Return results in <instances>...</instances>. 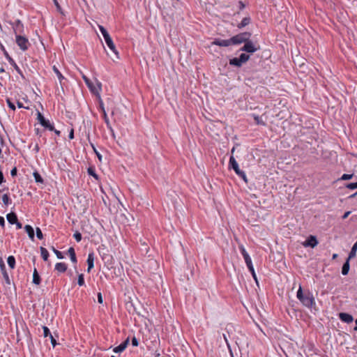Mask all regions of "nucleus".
<instances>
[{
  "instance_id": "37998d69",
  "label": "nucleus",
  "mask_w": 357,
  "mask_h": 357,
  "mask_svg": "<svg viewBox=\"0 0 357 357\" xmlns=\"http://www.w3.org/2000/svg\"><path fill=\"white\" fill-rule=\"evenodd\" d=\"M172 193H175L174 191H168L167 192V196L168 197H172V204H174V206H175V204L176 203V198L173 196Z\"/></svg>"
},
{
  "instance_id": "c85d7f7f",
  "label": "nucleus",
  "mask_w": 357,
  "mask_h": 357,
  "mask_svg": "<svg viewBox=\"0 0 357 357\" xmlns=\"http://www.w3.org/2000/svg\"><path fill=\"white\" fill-rule=\"evenodd\" d=\"M7 263L10 268H14L15 266V258L10 255L7 259Z\"/></svg>"
},
{
  "instance_id": "b1692460",
  "label": "nucleus",
  "mask_w": 357,
  "mask_h": 357,
  "mask_svg": "<svg viewBox=\"0 0 357 357\" xmlns=\"http://www.w3.org/2000/svg\"><path fill=\"white\" fill-rule=\"evenodd\" d=\"M229 64L231 66H236V67H241L242 66L243 63H241V61L239 60V59L238 57H234V58H232L229 60Z\"/></svg>"
},
{
  "instance_id": "6e6552de",
  "label": "nucleus",
  "mask_w": 357,
  "mask_h": 357,
  "mask_svg": "<svg viewBox=\"0 0 357 357\" xmlns=\"http://www.w3.org/2000/svg\"><path fill=\"white\" fill-rule=\"evenodd\" d=\"M99 106H100V110L102 114V117H103L105 123H106L107 128L110 130L112 135L114 136V130L110 124L109 118H108L106 111L105 109L104 103L100 98H99Z\"/></svg>"
},
{
  "instance_id": "13d9d810",
  "label": "nucleus",
  "mask_w": 357,
  "mask_h": 357,
  "mask_svg": "<svg viewBox=\"0 0 357 357\" xmlns=\"http://www.w3.org/2000/svg\"><path fill=\"white\" fill-rule=\"evenodd\" d=\"M68 137H69L70 139H74V130L73 129L70 130V132L69 133Z\"/></svg>"
},
{
  "instance_id": "ddd939ff",
  "label": "nucleus",
  "mask_w": 357,
  "mask_h": 357,
  "mask_svg": "<svg viewBox=\"0 0 357 357\" xmlns=\"http://www.w3.org/2000/svg\"><path fill=\"white\" fill-rule=\"evenodd\" d=\"M229 164V167L234 170L236 174L241 171L238 167V162L233 155L230 157Z\"/></svg>"
},
{
  "instance_id": "9d476101",
  "label": "nucleus",
  "mask_w": 357,
  "mask_h": 357,
  "mask_svg": "<svg viewBox=\"0 0 357 357\" xmlns=\"http://www.w3.org/2000/svg\"><path fill=\"white\" fill-rule=\"evenodd\" d=\"M211 45H218L220 47H229L232 45V43L231 42V38L227 40L215 38L212 43Z\"/></svg>"
},
{
  "instance_id": "c756f323",
  "label": "nucleus",
  "mask_w": 357,
  "mask_h": 357,
  "mask_svg": "<svg viewBox=\"0 0 357 357\" xmlns=\"http://www.w3.org/2000/svg\"><path fill=\"white\" fill-rule=\"evenodd\" d=\"M33 176L35 181L36 183H44L43 178H42V176H40V174L38 172H36V171L34 172L33 173Z\"/></svg>"
},
{
  "instance_id": "2f4dec72",
  "label": "nucleus",
  "mask_w": 357,
  "mask_h": 357,
  "mask_svg": "<svg viewBox=\"0 0 357 357\" xmlns=\"http://www.w3.org/2000/svg\"><path fill=\"white\" fill-rule=\"evenodd\" d=\"M238 58L241 61V63L243 64V63H246L250 59V55H248L245 53H242Z\"/></svg>"
},
{
  "instance_id": "6e6d98bb",
  "label": "nucleus",
  "mask_w": 357,
  "mask_h": 357,
  "mask_svg": "<svg viewBox=\"0 0 357 357\" xmlns=\"http://www.w3.org/2000/svg\"><path fill=\"white\" fill-rule=\"evenodd\" d=\"M17 107H18L19 108H24V109H29V107H24V106L23 105V104H22L21 102H20V101H17Z\"/></svg>"
},
{
  "instance_id": "603ef678",
  "label": "nucleus",
  "mask_w": 357,
  "mask_h": 357,
  "mask_svg": "<svg viewBox=\"0 0 357 357\" xmlns=\"http://www.w3.org/2000/svg\"><path fill=\"white\" fill-rule=\"evenodd\" d=\"M17 167H13L11 171H10V175L14 177L17 175Z\"/></svg>"
},
{
  "instance_id": "412c9836",
  "label": "nucleus",
  "mask_w": 357,
  "mask_h": 357,
  "mask_svg": "<svg viewBox=\"0 0 357 357\" xmlns=\"http://www.w3.org/2000/svg\"><path fill=\"white\" fill-rule=\"evenodd\" d=\"M68 255L70 256V260L73 263L76 264L77 263V257L75 249L73 247H70L68 250Z\"/></svg>"
},
{
  "instance_id": "f03ea898",
  "label": "nucleus",
  "mask_w": 357,
  "mask_h": 357,
  "mask_svg": "<svg viewBox=\"0 0 357 357\" xmlns=\"http://www.w3.org/2000/svg\"><path fill=\"white\" fill-rule=\"evenodd\" d=\"M98 28L105 39V41L107 45L116 54V58L119 59V53L116 49L115 45H114L112 38L110 37L108 31L104 26H102L101 25H98Z\"/></svg>"
},
{
  "instance_id": "58836bf2",
  "label": "nucleus",
  "mask_w": 357,
  "mask_h": 357,
  "mask_svg": "<svg viewBox=\"0 0 357 357\" xmlns=\"http://www.w3.org/2000/svg\"><path fill=\"white\" fill-rule=\"evenodd\" d=\"M88 174L92 176H93L95 178L98 179V175L95 172V169L93 167H89L88 169Z\"/></svg>"
},
{
  "instance_id": "8fccbe9b",
  "label": "nucleus",
  "mask_w": 357,
  "mask_h": 357,
  "mask_svg": "<svg viewBox=\"0 0 357 357\" xmlns=\"http://www.w3.org/2000/svg\"><path fill=\"white\" fill-rule=\"evenodd\" d=\"M131 342L133 347H137L139 344L138 340L135 336L132 338Z\"/></svg>"
},
{
  "instance_id": "e433bc0d",
  "label": "nucleus",
  "mask_w": 357,
  "mask_h": 357,
  "mask_svg": "<svg viewBox=\"0 0 357 357\" xmlns=\"http://www.w3.org/2000/svg\"><path fill=\"white\" fill-rule=\"evenodd\" d=\"M43 335L45 337H50V335H52V333H50V331L48 328V327L43 326Z\"/></svg>"
},
{
  "instance_id": "338daca9",
  "label": "nucleus",
  "mask_w": 357,
  "mask_h": 357,
  "mask_svg": "<svg viewBox=\"0 0 357 357\" xmlns=\"http://www.w3.org/2000/svg\"><path fill=\"white\" fill-rule=\"evenodd\" d=\"M355 323H356V326H355L354 330L357 331V319H356Z\"/></svg>"
},
{
  "instance_id": "7c9ffc66",
  "label": "nucleus",
  "mask_w": 357,
  "mask_h": 357,
  "mask_svg": "<svg viewBox=\"0 0 357 357\" xmlns=\"http://www.w3.org/2000/svg\"><path fill=\"white\" fill-rule=\"evenodd\" d=\"M357 250V241L354 244V245L351 248V250L349 252L348 259H350L351 258H353L356 256Z\"/></svg>"
},
{
  "instance_id": "f3484780",
  "label": "nucleus",
  "mask_w": 357,
  "mask_h": 357,
  "mask_svg": "<svg viewBox=\"0 0 357 357\" xmlns=\"http://www.w3.org/2000/svg\"><path fill=\"white\" fill-rule=\"evenodd\" d=\"M33 283L36 284V285H38L40 284L41 282V278H40V276L37 271V269L35 268L33 269Z\"/></svg>"
},
{
  "instance_id": "0e129e2a",
  "label": "nucleus",
  "mask_w": 357,
  "mask_h": 357,
  "mask_svg": "<svg viewBox=\"0 0 357 357\" xmlns=\"http://www.w3.org/2000/svg\"><path fill=\"white\" fill-rule=\"evenodd\" d=\"M52 131H54V133H55L56 135H58V136H59V135H61V132H60L59 130H56L54 128V130H53Z\"/></svg>"
},
{
  "instance_id": "a878e982",
  "label": "nucleus",
  "mask_w": 357,
  "mask_h": 357,
  "mask_svg": "<svg viewBox=\"0 0 357 357\" xmlns=\"http://www.w3.org/2000/svg\"><path fill=\"white\" fill-rule=\"evenodd\" d=\"M246 266H247L248 270L250 271V273L252 274V276L253 279L255 280V281L256 282L257 284H258V280H257V275L255 273V271L252 263H251L250 264H248Z\"/></svg>"
},
{
  "instance_id": "de8ad7c7",
  "label": "nucleus",
  "mask_w": 357,
  "mask_h": 357,
  "mask_svg": "<svg viewBox=\"0 0 357 357\" xmlns=\"http://www.w3.org/2000/svg\"><path fill=\"white\" fill-rule=\"evenodd\" d=\"M353 176H354V174H344L341 176L340 179H341V180H344V181H346V180H349V179H351V178L353 177Z\"/></svg>"
},
{
  "instance_id": "052dcab7",
  "label": "nucleus",
  "mask_w": 357,
  "mask_h": 357,
  "mask_svg": "<svg viewBox=\"0 0 357 357\" xmlns=\"http://www.w3.org/2000/svg\"><path fill=\"white\" fill-rule=\"evenodd\" d=\"M91 146H92V147H93V149L94 151L96 152V155H97V156H98V159H99V160H101L102 155H100V153H99L96 150V148L94 147V146H93V144H92Z\"/></svg>"
},
{
  "instance_id": "f704fd0d",
  "label": "nucleus",
  "mask_w": 357,
  "mask_h": 357,
  "mask_svg": "<svg viewBox=\"0 0 357 357\" xmlns=\"http://www.w3.org/2000/svg\"><path fill=\"white\" fill-rule=\"evenodd\" d=\"M53 2L56 8L57 11L61 13L62 15H65L64 12L63 11L59 3L57 0H53Z\"/></svg>"
},
{
  "instance_id": "39448f33",
  "label": "nucleus",
  "mask_w": 357,
  "mask_h": 357,
  "mask_svg": "<svg viewBox=\"0 0 357 357\" xmlns=\"http://www.w3.org/2000/svg\"><path fill=\"white\" fill-rule=\"evenodd\" d=\"M259 45L250 40V39L244 43V45L240 49V51L252 54L259 50Z\"/></svg>"
},
{
  "instance_id": "49530a36",
  "label": "nucleus",
  "mask_w": 357,
  "mask_h": 357,
  "mask_svg": "<svg viewBox=\"0 0 357 357\" xmlns=\"http://www.w3.org/2000/svg\"><path fill=\"white\" fill-rule=\"evenodd\" d=\"M45 119V118L44 117V116L40 112H37V120L38 121V122L40 123V124H41V123Z\"/></svg>"
},
{
  "instance_id": "9b49d317",
  "label": "nucleus",
  "mask_w": 357,
  "mask_h": 357,
  "mask_svg": "<svg viewBox=\"0 0 357 357\" xmlns=\"http://www.w3.org/2000/svg\"><path fill=\"white\" fill-rule=\"evenodd\" d=\"M318 241L317 240L316 236H310L303 243L304 247H310V248H314L317 245Z\"/></svg>"
},
{
  "instance_id": "bb28decb",
  "label": "nucleus",
  "mask_w": 357,
  "mask_h": 357,
  "mask_svg": "<svg viewBox=\"0 0 357 357\" xmlns=\"http://www.w3.org/2000/svg\"><path fill=\"white\" fill-rule=\"evenodd\" d=\"M40 254H41V257H42L44 261H47L48 257H49V252H48L47 250L43 247H40Z\"/></svg>"
},
{
  "instance_id": "4c0bfd02",
  "label": "nucleus",
  "mask_w": 357,
  "mask_h": 357,
  "mask_svg": "<svg viewBox=\"0 0 357 357\" xmlns=\"http://www.w3.org/2000/svg\"><path fill=\"white\" fill-rule=\"evenodd\" d=\"M6 102L8 104V107L10 109H12L13 111L15 110V109H16L15 105H14V103L11 101V100L10 98L6 99Z\"/></svg>"
},
{
  "instance_id": "bf43d9fd",
  "label": "nucleus",
  "mask_w": 357,
  "mask_h": 357,
  "mask_svg": "<svg viewBox=\"0 0 357 357\" xmlns=\"http://www.w3.org/2000/svg\"><path fill=\"white\" fill-rule=\"evenodd\" d=\"M15 224L16 225V227L17 229L22 228V224L18 220Z\"/></svg>"
},
{
  "instance_id": "2eb2a0df",
  "label": "nucleus",
  "mask_w": 357,
  "mask_h": 357,
  "mask_svg": "<svg viewBox=\"0 0 357 357\" xmlns=\"http://www.w3.org/2000/svg\"><path fill=\"white\" fill-rule=\"evenodd\" d=\"M129 343V338L128 337L124 342L121 343L119 346L114 348L113 351L115 353L122 352L126 349Z\"/></svg>"
},
{
  "instance_id": "79ce46f5",
  "label": "nucleus",
  "mask_w": 357,
  "mask_h": 357,
  "mask_svg": "<svg viewBox=\"0 0 357 357\" xmlns=\"http://www.w3.org/2000/svg\"><path fill=\"white\" fill-rule=\"evenodd\" d=\"M237 175L241 177L245 183L248 182L246 174L243 171L241 170L239 172V173L237 174Z\"/></svg>"
},
{
  "instance_id": "a19ab883",
  "label": "nucleus",
  "mask_w": 357,
  "mask_h": 357,
  "mask_svg": "<svg viewBox=\"0 0 357 357\" xmlns=\"http://www.w3.org/2000/svg\"><path fill=\"white\" fill-rule=\"evenodd\" d=\"M36 236L38 239H43V234L41 231V229L39 227H36Z\"/></svg>"
},
{
  "instance_id": "e2e57ef3",
  "label": "nucleus",
  "mask_w": 357,
  "mask_h": 357,
  "mask_svg": "<svg viewBox=\"0 0 357 357\" xmlns=\"http://www.w3.org/2000/svg\"><path fill=\"white\" fill-rule=\"evenodd\" d=\"M255 120L256 121L257 124H264L261 121L259 116H255Z\"/></svg>"
},
{
  "instance_id": "ea45409f",
  "label": "nucleus",
  "mask_w": 357,
  "mask_h": 357,
  "mask_svg": "<svg viewBox=\"0 0 357 357\" xmlns=\"http://www.w3.org/2000/svg\"><path fill=\"white\" fill-rule=\"evenodd\" d=\"M2 275H3V277L5 280V282L7 284H10V280L9 278V276H8V274L7 273V271H6L5 272H2Z\"/></svg>"
},
{
  "instance_id": "6ab92c4d",
  "label": "nucleus",
  "mask_w": 357,
  "mask_h": 357,
  "mask_svg": "<svg viewBox=\"0 0 357 357\" xmlns=\"http://www.w3.org/2000/svg\"><path fill=\"white\" fill-rule=\"evenodd\" d=\"M24 230L27 233L29 238L33 241L35 236L33 228L31 225H26L24 226Z\"/></svg>"
},
{
  "instance_id": "c9c22d12",
  "label": "nucleus",
  "mask_w": 357,
  "mask_h": 357,
  "mask_svg": "<svg viewBox=\"0 0 357 357\" xmlns=\"http://www.w3.org/2000/svg\"><path fill=\"white\" fill-rule=\"evenodd\" d=\"M84 275L82 273L79 274L78 275V279H77V284H79V286H83L84 285Z\"/></svg>"
},
{
  "instance_id": "20e7f679",
  "label": "nucleus",
  "mask_w": 357,
  "mask_h": 357,
  "mask_svg": "<svg viewBox=\"0 0 357 357\" xmlns=\"http://www.w3.org/2000/svg\"><path fill=\"white\" fill-rule=\"evenodd\" d=\"M0 48L1 50V51L3 52L5 57L6 58V59L8 60V61L9 62V63L15 68V70L17 71V73L22 77V78L23 79H25V77L22 73V71L21 70V69L19 68V66L17 65V63H15V61L13 59L12 57H10V56L9 55V54L8 53V52L6 51V48L4 47V46L3 45L1 44L0 45Z\"/></svg>"
},
{
  "instance_id": "4468645a",
  "label": "nucleus",
  "mask_w": 357,
  "mask_h": 357,
  "mask_svg": "<svg viewBox=\"0 0 357 357\" xmlns=\"http://www.w3.org/2000/svg\"><path fill=\"white\" fill-rule=\"evenodd\" d=\"M339 317L342 321L347 324L351 323L354 320V318L351 314L345 312L340 313Z\"/></svg>"
},
{
  "instance_id": "473e14b6",
  "label": "nucleus",
  "mask_w": 357,
  "mask_h": 357,
  "mask_svg": "<svg viewBox=\"0 0 357 357\" xmlns=\"http://www.w3.org/2000/svg\"><path fill=\"white\" fill-rule=\"evenodd\" d=\"M2 202H3V204L6 206H8L9 204H11V199L9 197L8 194H4L2 196Z\"/></svg>"
},
{
  "instance_id": "c03bdc74",
  "label": "nucleus",
  "mask_w": 357,
  "mask_h": 357,
  "mask_svg": "<svg viewBox=\"0 0 357 357\" xmlns=\"http://www.w3.org/2000/svg\"><path fill=\"white\" fill-rule=\"evenodd\" d=\"M346 187L350 190L357 189V181L356 183H350L346 185Z\"/></svg>"
},
{
  "instance_id": "680f3d73",
  "label": "nucleus",
  "mask_w": 357,
  "mask_h": 357,
  "mask_svg": "<svg viewBox=\"0 0 357 357\" xmlns=\"http://www.w3.org/2000/svg\"><path fill=\"white\" fill-rule=\"evenodd\" d=\"M351 213V211H347L344 213V214L342 215V219H346L349 215V214Z\"/></svg>"
},
{
  "instance_id": "7ed1b4c3",
  "label": "nucleus",
  "mask_w": 357,
  "mask_h": 357,
  "mask_svg": "<svg viewBox=\"0 0 357 357\" xmlns=\"http://www.w3.org/2000/svg\"><path fill=\"white\" fill-rule=\"evenodd\" d=\"M251 36V33L249 32H243L235 35L231 38V42L232 45H240L247 42Z\"/></svg>"
},
{
  "instance_id": "69168bd1",
  "label": "nucleus",
  "mask_w": 357,
  "mask_h": 357,
  "mask_svg": "<svg viewBox=\"0 0 357 357\" xmlns=\"http://www.w3.org/2000/svg\"><path fill=\"white\" fill-rule=\"evenodd\" d=\"M34 150L36 151V153L39 151V146H38V144H36L35 145Z\"/></svg>"
},
{
  "instance_id": "cd10ccee",
  "label": "nucleus",
  "mask_w": 357,
  "mask_h": 357,
  "mask_svg": "<svg viewBox=\"0 0 357 357\" xmlns=\"http://www.w3.org/2000/svg\"><path fill=\"white\" fill-rule=\"evenodd\" d=\"M250 22V18L249 17H244L241 23L238 25V27L239 29H241L243 27H245V26L248 25Z\"/></svg>"
},
{
  "instance_id": "1a4fd4ad",
  "label": "nucleus",
  "mask_w": 357,
  "mask_h": 357,
  "mask_svg": "<svg viewBox=\"0 0 357 357\" xmlns=\"http://www.w3.org/2000/svg\"><path fill=\"white\" fill-rule=\"evenodd\" d=\"M13 26L15 36L22 35L24 32V24L20 20H17L14 22L10 23Z\"/></svg>"
},
{
  "instance_id": "dca6fc26",
  "label": "nucleus",
  "mask_w": 357,
  "mask_h": 357,
  "mask_svg": "<svg viewBox=\"0 0 357 357\" xmlns=\"http://www.w3.org/2000/svg\"><path fill=\"white\" fill-rule=\"evenodd\" d=\"M86 262H87V265H88L87 271L89 273L91 271V270L94 267V253L93 252H91L89 254Z\"/></svg>"
},
{
  "instance_id": "f8f14e48",
  "label": "nucleus",
  "mask_w": 357,
  "mask_h": 357,
  "mask_svg": "<svg viewBox=\"0 0 357 357\" xmlns=\"http://www.w3.org/2000/svg\"><path fill=\"white\" fill-rule=\"evenodd\" d=\"M239 250H240V252H241V255H243V259H244V260H245V262L246 265H248V264H250L252 263V259H251V258H250V257L249 254H248V252L246 251L245 248H244V246H243V245H240V246H239Z\"/></svg>"
},
{
  "instance_id": "5701e85b",
  "label": "nucleus",
  "mask_w": 357,
  "mask_h": 357,
  "mask_svg": "<svg viewBox=\"0 0 357 357\" xmlns=\"http://www.w3.org/2000/svg\"><path fill=\"white\" fill-rule=\"evenodd\" d=\"M53 71L55 73V74L56 75L59 80V82H60V84L62 86L63 84V80L65 79V77L62 75L61 73L59 71V70L56 67V66H54L53 68Z\"/></svg>"
},
{
  "instance_id": "72a5a7b5",
  "label": "nucleus",
  "mask_w": 357,
  "mask_h": 357,
  "mask_svg": "<svg viewBox=\"0 0 357 357\" xmlns=\"http://www.w3.org/2000/svg\"><path fill=\"white\" fill-rule=\"evenodd\" d=\"M52 250L54 252L58 259H62L64 258V256L61 252L55 249L54 247H52Z\"/></svg>"
},
{
  "instance_id": "4d7b16f0",
  "label": "nucleus",
  "mask_w": 357,
  "mask_h": 357,
  "mask_svg": "<svg viewBox=\"0 0 357 357\" xmlns=\"http://www.w3.org/2000/svg\"><path fill=\"white\" fill-rule=\"evenodd\" d=\"M0 226L2 227H4L5 226V220L4 218L2 216H0Z\"/></svg>"
},
{
  "instance_id": "a18cd8bd",
  "label": "nucleus",
  "mask_w": 357,
  "mask_h": 357,
  "mask_svg": "<svg viewBox=\"0 0 357 357\" xmlns=\"http://www.w3.org/2000/svg\"><path fill=\"white\" fill-rule=\"evenodd\" d=\"M73 236L74 238H75L76 241L77 242H79L81 241L82 240V234L79 231H76L74 234H73Z\"/></svg>"
},
{
  "instance_id": "3c124183",
  "label": "nucleus",
  "mask_w": 357,
  "mask_h": 357,
  "mask_svg": "<svg viewBox=\"0 0 357 357\" xmlns=\"http://www.w3.org/2000/svg\"><path fill=\"white\" fill-rule=\"evenodd\" d=\"M49 337L50 339L52 345L53 346V347H55V346L57 344L56 339L52 335H50Z\"/></svg>"
},
{
  "instance_id": "864d4df0",
  "label": "nucleus",
  "mask_w": 357,
  "mask_h": 357,
  "mask_svg": "<svg viewBox=\"0 0 357 357\" xmlns=\"http://www.w3.org/2000/svg\"><path fill=\"white\" fill-rule=\"evenodd\" d=\"M98 302L100 303V304H102V302H103V299H102V294L100 292L98 293Z\"/></svg>"
},
{
  "instance_id": "f257e3e1",
  "label": "nucleus",
  "mask_w": 357,
  "mask_h": 357,
  "mask_svg": "<svg viewBox=\"0 0 357 357\" xmlns=\"http://www.w3.org/2000/svg\"><path fill=\"white\" fill-rule=\"evenodd\" d=\"M296 297L301 303L307 308H312L315 305V301L312 293L307 291L303 294L301 286L297 291Z\"/></svg>"
},
{
  "instance_id": "aec40b11",
  "label": "nucleus",
  "mask_w": 357,
  "mask_h": 357,
  "mask_svg": "<svg viewBox=\"0 0 357 357\" xmlns=\"http://www.w3.org/2000/svg\"><path fill=\"white\" fill-rule=\"evenodd\" d=\"M67 265L63 262L56 263L55 265V270L59 273H64L67 270Z\"/></svg>"
},
{
  "instance_id": "423d86ee",
  "label": "nucleus",
  "mask_w": 357,
  "mask_h": 357,
  "mask_svg": "<svg viewBox=\"0 0 357 357\" xmlns=\"http://www.w3.org/2000/svg\"><path fill=\"white\" fill-rule=\"evenodd\" d=\"M82 79L86 83V86L91 91V92L96 95H99L100 91L101 90V83L98 82V86H94L93 83L91 81V79L87 77L86 75H82Z\"/></svg>"
},
{
  "instance_id": "5fc2aeb1",
  "label": "nucleus",
  "mask_w": 357,
  "mask_h": 357,
  "mask_svg": "<svg viewBox=\"0 0 357 357\" xmlns=\"http://www.w3.org/2000/svg\"><path fill=\"white\" fill-rule=\"evenodd\" d=\"M3 182H5L4 176H3L2 171L0 170V185L1 183H3Z\"/></svg>"
},
{
  "instance_id": "393cba45",
  "label": "nucleus",
  "mask_w": 357,
  "mask_h": 357,
  "mask_svg": "<svg viewBox=\"0 0 357 357\" xmlns=\"http://www.w3.org/2000/svg\"><path fill=\"white\" fill-rule=\"evenodd\" d=\"M43 127L49 130H54V125L52 124L49 120L45 119L40 124Z\"/></svg>"
},
{
  "instance_id": "0eeeda50",
  "label": "nucleus",
  "mask_w": 357,
  "mask_h": 357,
  "mask_svg": "<svg viewBox=\"0 0 357 357\" xmlns=\"http://www.w3.org/2000/svg\"><path fill=\"white\" fill-rule=\"evenodd\" d=\"M15 38L16 43L20 47V49L22 51L27 50L30 45L28 38L22 35H17Z\"/></svg>"
},
{
  "instance_id": "774afa93",
  "label": "nucleus",
  "mask_w": 357,
  "mask_h": 357,
  "mask_svg": "<svg viewBox=\"0 0 357 357\" xmlns=\"http://www.w3.org/2000/svg\"><path fill=\"white\" fill-rule=\"evenodd\" d=\"M5 72V70L3 68H0V73H4Z\"/></svg>"
},
{
  "instance_id": "a211bd4d",
  "label": "nucleus",
  "mask_w": 357,
  "mask_h": 357,
  "mask_svg": "<svg viewBox=\"0 0 357 357\" xmlns=\"http://www.w3.org/2000/svg\"><path fill=\"white\" fill-rule=\"evenodd\" d=\"M6 218L8 222L11 225L15 224L18 220L16 213L13 212L7 214Z\"/></svg>"
},
{
  "instance_id": "09e8293b",
  "label": "nucleus",
  "mask_w": 357,
  "mask_h": 357,
  "mask_svg": "<svg viewBox=\"0 0 357 357\" xmlns=\"http://www.w3.org/2000/svg\"><path fill=\"white\" fill-rule=\"evenodd\" d=\"M0 269L1 273L5 272L6 271L5 264L2 258H0Z\"/></svg>"
},
{
  "instance_id": "4be33fe9",
  "label": "nucleus",
  "mask_w": 357,
  "mask_h": 357,
  "mask_svg": "<svg viewBox=\"0 0 357 357\" xmlns=\"http://www.w3.org/2000/svg\"><path fill=\"white\" fill-rule=\"evenodd\" d=\"M349 259H347V261L344 263L342 268V274L343 275H347L349 271Z\"/></svg>"
}]
</instances>
